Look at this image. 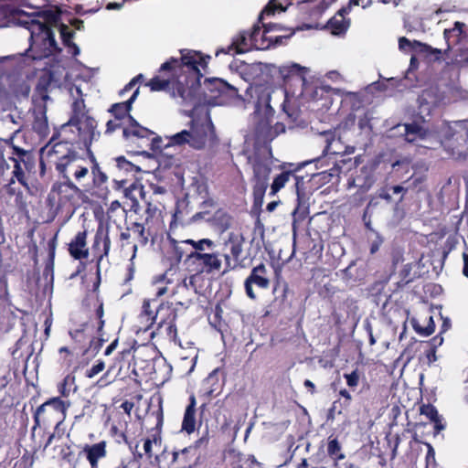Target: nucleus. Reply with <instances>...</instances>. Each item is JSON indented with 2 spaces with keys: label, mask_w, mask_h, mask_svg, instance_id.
<instances>
[{
  "label": "nucleus",
  "mask_w": 468,
  "mask_h": 468,
  "mask_svg": "<svg viewBox=\"0 0 468 468\" xmlns=\"http://www.w3.org/2000/svg\"><path fill=\"white\" fill-rule=\"evenodd\" d=\"M126 137L137 138L153 151H168L170 149L195 151H210L218 144V138L208 112L203 117L193 118L187 128L172 135L154 136V133L138 125L135 122L124 129Z\"/></svg>",
  "instance_id": "1"
},
{
  "label": "nucleus",
  "mask_w": 468,
  "mask_h": 468,
  "mask_svg": "<svg viewBox=\"0 0 468 468\" xmlns=\"http://www.w3.org/2000/svg\"><path fill=\"white\" fill-rule=\"evenodd\" d=\"M249 94L253 105V137L257 144H265L273 140L278 134L285 131V126L281 122H276L274 126L271 122L274 115V110L271 106V89L266 85H256L249 89Z\"/></svg>",
  "instance_id": "2"
},
{
  "label": "nucleus",
  "mask_w": 468,
  "mask_h": 468,
  "mask_svg": "<svg viewBox=\"0 0 468 468\" xmlns=\"http://www.w3.org/2000/svg\"><path fill=\"white\" fill-rule=\"evenodd\" d=\"M73 100L70 120L62 126L61 133L76 144L88 147L96 136V121L88 115L84 104L83 94L80 87L71 86L69 89Z\"/></svg>",
  "instance_id": "3"
},
{
  "label": "nucleus",
  "mask_w": 468,
  "mask_h": 468,
  "mask_svg": "<svg viewBox=\"0 0 468 468\" xmlns=\"http://www.w3.org/2000/svg\"><path fill=\"white\" fill-rule=\"evenodd\" d=\"M18 22L30 34L28 52L33 59H41L60 50L54 38L53 28L44 16L39 14L22 15Z\"/></svg>",
  "instance_id": "4"
},
{
  "label": "nucleus",
  "mask_w": 468,
  "mask_h": 468,
  "mask_svg": "<svg viewBox=\"0 0 468 468\" xmlns=\"http://www.w3.org/2000/svg\"><path fill=\"white\" fill-rule=\"evenodd\" d=\"M180 54V58H171L163 63L160 70L171 71L180 85L198 80L203 76L202 70L207 67L206 58L200 52L190 49H183Z\"/></svg>",
  "instance_id": "5"
},
{
  "label": "nucleus",
  "mask_w": 468,
  "mask_h": 468,
  "mask_svg": "<svg viewBox=\"0 0 468 468\" xmlns=\"http://www.w3.org/2000/svg\"><path fill=\"white\" fill-rule=\"evenodd\" d=\"M65 140L55 144L49 143L42 148V155L46 160L55 165L57 170L65 174L69 165H75L76 162H84L75 150L74 141L68 139L65 135Z\"/></svg>",
  "instance_id": "6"
},
{
  "label": "nucleus",
  "mask_w": 468,
  "mask_h": 468,
  "mask_svg": "<svg viewBox=\"0 0 468 468\" xmlns=\"http://www.w3.org/2000/svg\"><path fill=\"white\" fill-rule=\"evenodd\" d=\"M265 20H261L260 16L259 22L261 27L255 25L252 28V42L255 49L265 50L281 45L284 38H288L293 34L291 28H285L271 22L266 23Z\"/></svg>",
  "instance_id": "7"
},
{
  "label": "nucleus",
  "mask_w": 468,
  "mask_h": 468,
  "mask_svg": "<svg viewBox=\"0 0 468 468\" xmlns=\"http://www.w3.org/2000/svg\"><path fill=\"white\" fill-rule=\"evenodd\" d=\"M249 162L253 171L254 194L262 196L269 186V177L271 171V151L264 148L250 156Z\"/></svg>",
  "instance_id": "8"
},
{
  "label": "nucleus",
  "mask_w": 468,
  "mask_h": 468,
  "mask_svg": "<svg viewBox=\"0 0 468 468\" xmlns=\"http://www.w3.org/2000/svg\"><path fill=\"white\" fill-rule=\"evenodd\" d=\"M67 405L59 398H53L40 405L34 415L33 430L41 425L56 422L55 430L58 431L66 417Z\"/></svg>",
  "instance_id": "9"
},
{
  "label": "nucleus",
  "mask_w": 468,
  "mask_h": 468,
  "mask_svg": "<svg viewBox=\"0 0 468 468\" xmlns=\"http://www.w3.org/2000/svg\"><path fill=\"white\" fill-rule=\"evenodd\" d=\"M244 237L239 231H230L224 239V250L229 251L224 255L226 271L233 269L242 253Z\"/></svg>",
  "instance_id": "10"
},
{
  "label": "nucleus",
  "mask_w": 468,
  "mask_h": 468,
  "mask_svg": "<svg viewBox=\"0 0 468 468\" xmlns=\"http://www.w3.org/2000/svg\"><path fill=\"white\" fill-rule=\"evenodd\" d=\"M138 93H139V90L137 89L127 101L122 102V103H116L112 106L111 112L114 114L115 119H117L119 121L124 120L123 124H125V126L122 129V133H124V129L130 127L133 122H135L138 125H140L132 116L129 115V112L132 108V103L137 97ZM123 136L130 142L138 144V146L140 148L147 147L143 143V141L140 139H137V138L133 139L132 137L128 138L125 136V134H123Z\"/></svg>",
  "instance_id": "11"
},
{
  "label": "nucleus",
  "mask_w": 468,
  "mask_h": 468,
  "mask_svg": "<svg viewBox=\"0 0 468 468\" xmlns=\"http://www.w3.org/2000/svg\"><path fill=\"white\" fill-rule=\"evenodd\" d=\"M253 285L260 289H268L270 286V279L268 271L264 264H260L254 267L250 274L247 277L244 282L246 294L249 298L256 299V293L253 291Z\"/></svg>",
  "instance_id": "12"
},
{
  "label": "nucleus",
  "mask_w": 468,
  "mask_h": 468,
  "mask_svg": "<svg viewBox=\"0 0 468 468\" xmlns=\"http://www.w3.org/2000/svg\"><path fill=\"white\" fill-rule=\"evenodd\" d=\"M188 260H193L200 266V271L212 273L221 268V260L217 253H202L192 251L187 255Z\"/></svg>",
  "instance_id": "13"
},
{
  "label": "nucleus",
  "mask_w": 468,
  "mask_h": 468,
  "mask_svg": "<svg viewBox=\"0 0 468 468\" xmlns=\"http://www.w3.org/2000/svg\"><path fill=\"white\" fill-rule=\"evenodd\" d=\"M254 48L252 42V30L250 32L242 31L235 36L232 39V43L228 47L227 49L218 50L216 55L219 53H230L235 51L236 53H244Z\"/></svg>",
  "instance_id": "14"
},
{
  "label": "nucleus",
  "mask_w": 468,
  "mask_h": 468,
  "mask_svg": "<svg viewBox=\"0 0 468 468\" xmlns=\"http://www.w3.org/2000/svg\"><path fill=\"white\" fill-rule=\"evenodd\" d=\"M81 452L85 455L90 468H99V462L107 455V442L101 441L94 444H86Z\"/></svg>",
  "instance_id": "15"
},
{
  "label": "nucleus",
  "mask_w": 468,
  "mask_h": 468,
  "mask_svg": "<svg viewBox=\"0 0 468 468\" xmlns=\"http://www.w3.org/2000/svg\"><path fill=\"white\" fill-rule=\"evenodd\" d=\"M321 139L325 144L324 153L339 154L343 152L342 134L340 128L335 131H327L321 134Z\"/></svg>",
  "instance_id": "16"
},
{
  "label": "nucleus",
  "mask_w": 468,
  "mask_h": 468,
  "mask_svg": "<svg viewBox=\"0 0 468 468\" xmlns=\"http://www.w3.org/2000/svg\"><path fill=\"white\" fill-rule=\"evenodd\" d=\"M348 8H341L338 12L328 21L327 28L331 34L335 36L345 35L350 27V20L346 18L348 15Z\"/></svg>",
  "instance_id": "17"
},
{
  "label": "nucleus",
  "mask_w": 468,
  "mask_h": 468,
  "mask_svg": "<svg viewBox=\"0 0 468 468\" xmlns=\"http://www.w3.org/2000/svg\"><path fill=\"white\" fill-rule=\"evenodd\" d=\"M87 232H78L69 243V254L76 260L86 259L89 255L87 248Z\"/></svg>",
  "instance_id": "18"
},
{
  "label": "nucleus",
  "mask_w": 468,
  "mask_h": 468,
  "mask_svg": "<svg viewBox=\"0 0 468 468\" xmlns=\"http://www.w3.org/2000/svg\"><path fill=\"white\" fill-rule=\"evenodd\" d=\"M15 165L13 176L23 186H27L25 178V171L29 169L30 156L26 151H21L17 154V158H12Z\"/></svg>",
  "instance_id": "19"
},
{
  "label": "nucleus",
  "mask_w": 468,
  "mask_h": 468,
  "mask_svg": "<svg viewBox=\"0 0 468 468\" xmlns=\"http://www.w3.org/2000/svg\"><path fill=\"white\" fill-rule=\"evenodd\" d=\"M190 402L186 409L184 419L182 421V430L186 432L192 433L196 428V399L191 396Z\"/></svg>",
  "instance_id": "20"
},
{
  "label": "nucleus",
  "mask_w": 468,
  "mask_h": 468,
  "mask_svg": "<svg viewBox=\"0 0 468 468\" xmlns=\"http://www.w3.org/2000/svg\"><path fill=\"white\" fill-rule=\"evenodd\" d=\"M123 194L125 197L130 198L134 203L137 202L136 196L139 195L148 206L147 212L156 209V207H153L151 202L146 199V195L145 192L144 191V187L140 184L133 183L129 186L125 187Z\"/></svg>",
  "instance_id": "21"
},
{
  "label": "nucleus",
  "mask_w": 468,
  "mask_h": 468,
  "mask_svg": "<svg viewBox=\"0 0 468 468\" xmlns=\"http://www.w3.org/2000/svg\"><path fill=\"white\" fill-rule=\"evenodd\" d=\"M291 4V0H270L261 13V20L267 19L269 16L275 15L276 12H284Z\"/></svg>",
  "instance_id": "22"
},
{
  "label": "nucleus",
  "mask_w": 468,
  "mask_h": 468,
  "mask_svg": "<svg viewBox=\"0 0 468 468\" xmlns=\"http://www.w3.org/2000/svg\"><path fill=\"white\" fill-rule=\"evenodd\" d=\"M399 48L403 52L414 51H429L431 50L434 53H441L440 49H432L430 46L422 44L417 40L410 41L405 37H401L399 39Z\"/></svg>",
  "instance_id": "23"
},
{
  "label": "nucleus",
  "mask_w": 468,
  "mask_h": 468,
  "mask_svg": "<svg viewBox=\"0 0 468 468\" xmlns=\"http://www.w3.org/2000/svg\"><path fill=\"white\" fill-rule=\"evenodd\" d=\"M463 123L462 122H455L453 123L441 122L440 124V131L437 132L441 143L443 140L452 139L455 133H459V129L463 128Z\"/></svg>",
  "instance_id": "24"
},
{
  "label": "nucleus",
  "mask_w": 468,
  "mask_h": 468,
  "mask_svg": "<svg viewBox=\"0 0 468 468\" xmlns=\"http://www.w3.org/2000/svg\"><path fill=\"white\" fill-rule=\"evenodd\" d=\"M56 28L60 34L63 44L69 48V52L73 56L78 55L80 53V49L77 45L71 42L74 35L73 31H71L68 26L63 24L56 27Z\"/></svg>",
  "instance_id": "25"
},
{
  "label": "nucleus",
  "mask_w": 468,
  "mask_h": 468,
  "mask_svg": "<svg viewBox=\"0 0 468 468\" xmlns=\"http://www.w3.org/2000/svg\"><path fill=\"white\" fill-rule=\"evenodd\" d=\"M394 129L404 134L409 143L415 142L417 137L423 136L422 130L415 124H398Z\"/></svg>",
  "instance_id": "26"
},
{
  "label": "nucleus",
  "mask_w": 468,
  "mask_h": 468,
  "mask_svg": "<svg viewBox=\"0 0 468 468\" xmlns=\"http://www.w3.org/2000/svg\"><path fill=\"white\" fill-rule=\"evenodd\" d=\"M33 129L40 136H46L48 133V123L46 112L43 109L35 112V119L33 122Z\"/></svg>",
  "instance_id": "27"
},
{
  "label": "nucleus",
  "mask_w": 468,
  "mask_h": 468,
  "mask_svg": "<svg viewBox=\"0 0 468 468\" xmlns=\"http://www.w3.org/2000/svg\"><path fill=\"white\" fill-rule=\"evenodd\" d=\"M463 27H464L463 23L455 22L454 27L452 28L444 30V38H445L449 48H451L452 46H454L455 44H457L460 41Z\"/></svg>",
  "instance_id": "28"
},
{
  "label": "nucleus",
  "mask_w": 468,
  "mask_h": 468,
  "mask_svg": "<svg viewBox=\"0 0 468 468\" xmlns=\"http://www.w3.org/2000/svg\"><path fill=\"white\" fill-rule=\"evenodd\" d=\"M291 178L295 179V176L292 172H282L277 176L271 186V194L275 195L281 190Z\"/></svg>",
  "instance_id": "29"
},
{
  "label": "nucleus",
  "mask_w": 468,
  "mask_h": 468,
  "mask_svg": "<svg viewBox=\"0 0 468 468\" xmlns=\"http://www.w3.org/2000/svg\"><path fill=\"white\" fill-rule=\"evenodd\" d=\"M327 453L335 461V466H337L338 461L345 459V454L341 452V445L336 439L329 440Z\"/></svg>",
  "instance_id": "30"
},
{
  "label": "nucleus",
  "mask_w": 468,
  "mask_h": 468,
  "mask_svg": "<svg viewBox=\"0 0 468 468\" xmlns=\"http://www.w3.org/2000/svg\"><path fill=\"white\" fill-rule=\"evenodd\" d=\"M280 72L284 79H287L292 75H298L303 77V74L307 72V69L305 67H302L299 64L292 63L281 67Z\"/></svg>",
  "instance_id": "31"
},
{
  "label": "nucleus",
  "mask_w": 468,
  "mask_h": 468,
  "mask_svg": "<svg viewBox=\"0 0 468 468\" xmlns=\"http://www.w3.org/2000/svg\"><path fill=\"white\" fill-rule=\"evenodd\" d=\"M156 318L155 311L151 309V303L148 300H145L143 303L142 313L140 314V319L150 325Z\"/></svg>",
  "instance_id": "32"
},
{
  "label": "nucleus",
  "mask_w": 468,
  "mask_h": 468,
  "mask_svg": "<svg viewBox=\"0 0 468 468\" xmlns=\"http://www.w3.org/2000/svg\"><path fill=\"white\" fill-rule=\"evenodd\" d=\"M83 163L76 162L75 165H69L63 176L66 177L67 174H72L77 180H80L88 174V167L83 165Z\"/></svg>",
  "instance_id": "33"
},
{
  "label": "nucleus",
  "mask_w": 468,
  "mask_h": 468,
  "mask_svg": "<svg viewBox=\"0 0 468 468\" xmlns=\"http://www.w3.org/2000/svg\"><path fill=\"white\" fill-rule=\"evenodd\" d=\"M420 413L422 415L426 416L430 420L435 422L436 423V427L438 429H441L442 428V427H441L439 425L440 418H439L438 411L435 409V407H433L432 405H429V404L428 405H423L420 408Z\"/></svg>",
  "instance_id": "34"
},
{
  "label": "nucleus",
  "mask_w": 468,
  "mask_h": 468,
  "mask_svg": "<svg viewBox=\"0 0 468 468\" xmlns=\"http://www.w3.org/2000/svg\"><path fill=\"white\" fill-rule=\"evenodd\" d=\"M183 243H189L197 252H202L207 249H212L214 247V242L209 239H202L198 241L186 239L183 240Z\"/></svg>",
  "instance_id": "35"
},
{
  "label": "nucleus",
  "mask_w": 468,
  "mask_h": 468,
  "mask_svg": "<svg viewBox=\"0 0 468 468\" xmlns=\"http://www.w3.org/2000/svg\"><path fill=\"white\" fill-rule=\"evenodd\" d=\"M168 282L169 281L166 279L165 274L156 278L154 283L156 297H161L167 292L166 283Z\"/></svg>",
  "instance_id": "36"
},
{
  "label": "nucleus",
  "mask_w": 468,
  "mask_h": 468,
  "mask_svg": "<svg viewBox=\"0 0 468 468\" xmlns=\"http://www.w3.org/2000/svg\"><path fill=\"white\" fill-rule=\"evenodd\" d=\"M186 243H183V240L178 242V241H176L175 239L172 240V249H173V252H174V255H175V261L176 263H178L181 259L183 258L184 254H185V250H184V248H183V245H185Z\"/></svg>",
  "instance_id": "37"
},
{
  "label": "nucleus",
  "mask_w": 468,
  "mask_h": 468,
  "mask_svg": "<svg viewBox=\"0 0 468 468\" xmlns=\"http://www.w3.org/2000/svg\"><path fill=\"white\" fill-rule=\"evenodd\" d=\"M168 84L169 82L167 80H161L156 77L149 81L148 86H150L152 90L158 91L166 89Z\"/></svg>",
  "instance_id": "38"
},
{
  "label": "nucleus",
  "mask_w": 468,
  "mask_h": 468,
  "mask_svg": "<svg viewBox=\"0 0 468 468\" xmlns=\"http://www.w3.org/2000/svg\"><path fill=\"white\" fill-rule=\"evenodd\" d=\"M105 367V364L103 361H98L95 365H93L90 369L86 371V377L89 378H92L101 373Z\"/></svg>",
  "instance_id": "39"
},
{
  "label": "nucleus",
  "mask_w": 468,
  "mask_h": 468,
  "mask_svg": "<svg viewBox=\"0 0 468 468\" xmlns=\"http://www.w3.org/2000/svg\"><path fill=\"white\" fill-rule=\"evenodd\" d=\"M117 166L126 171H132L135 166L127 161L123 156L116 158Z\"/></svg>",
  "instance_id": "40"
},
{
  "label": "nucleus",
  "mask_w": 468,
  "mask_h": 468,
  "mask_svg": "<svg viewBox=\"0 0 468 468\" xmlns=\"http://www.w3.org/2000/svg\"><path fill=\"white\" fill-rule=\"evenodd\" d=\"M345 378L346 379V384L351 387H356L359 380V376L356 371H353L350 374H346Z\"/></svg>",
  "instance_id": "41"
},
{
  "label": "nucleus",
  "mask_w": 468,
  "mask_h": 468,
  "mask_svg": "<svg viewBox=\"0 0 468 468\" xmlns=\"http://www.w3.org/2000/svg\"><path fill=\"white\" fill-rule=\"evenodd\" d=\"M123 123H121V121L115 119V120H110L106 123V133H112L117 128L121 127Z\"/></svg>",
  "instance_id": "42"
},
{
  "label": "nucleus",
  "mask_w": 468,
  "mask_h": 468,
  "mask_svg": "<svg viewBox=\"0 0 468 468\" xmlns=\"http://www.w3.org/2000/svg\"><path fill=\"white\" fill-rule=\"evenodd\" d=\"M153 443H157L156 438H154L153 440L146 439L144 442V451L145 454L148 455L149 457L152 456Z\"/></svg>",
  "instance_id": "43"
},
{
  "label": "nucleus",
  "mask_w": 468,
  "mask_h": 468,
  "mask_svg": "<svg viewBox=\"0 0 468 468\" xmlns=\"http://www.w3.org/2000/svg\"><path fill=\"white\" fill-rule=\"evenodd\" d=\"M134 407V404L133 402H131V401H128V400H125L123 401L122 404H121V408L122 409V410L130 415L131 414V411L133 409Z\"/></svg>",
  "instance_id": "44"
},
{
  "label": "nucleus",
  "mask_w": 468,
  "mask_h": 468,
  "mask_svg": "<svg viewBox=\"0 0 468 468\" xmlns=\"http://www.w3.org/2000/svg\"><path fill=\"white\" fill-rule=\"evenodd\" d=\"M150 188L154 195H163L166 192V190L164 186H157L154 184L150 185Z\"/></svg>",
  "instance_id": "45"
},
{
  "label": "nucleus",
  "mask_w": 468,
  "mask_h": 468,
  "mask_svg": "<svg viewBox=\"0 0 468 468\" xmlns=\"http://www.w3.org/2000/svg\"><path fill=\"white\" fill-rule=\"evenodd\" d=\"M339 394L344 399H346V408H349L352 399L350 393L346 389H342Z\"/></svg>",
  "instance_id": "46"
},
{
  "label": "nucleus",
  "mask_w": 468,
  "mask_h": 468,
  "mask_svg": "<svg viewBox=\"0 0 468 468\" xmlns=\"http://www.w3.org/2000/svg\"><path fill=\"white\" fill-rule=\"evenodd\" d=\"M463 273L465 277L468 278V250H465L463 253Z\"/></svg>",
  "instance_id": "47"
},
{
  "label": "nucleus",
  "mask_w": 468,
  "mask_h": 468,
  "mask_svg": "<svg viewBox=\"0 0 468 468\" xmlns=\"http://www.w3.org/2000/svg\"><path fill=\"white\" fill-rule=\"evenodd\" d=\"M123 0L120 2H110L106 5L107 10H120L122 7Z\"/></svg>",
  "instance_id": "48"
},
{
  "label": "nucleus",
  "mask_w": 468,
  "mask_h": 468,
  "mask_svg": "<svg viewBox=\"0 0 468 468\" xmlns=\"http://www.w3.org/2000/svg\"><path fill=\"white\" fill-rule=\"evenodd\" d=\"M340 404L341 406V409L338 410V414H342L343 413V410H346L347 408H346V399H344L343 401H340V400H337V401H335L334 404H333V407L331 409V411H335L337 410V404Z\"/></svg>",
  "instance_id": "49"
},
{
  "label": "nucleus",
  "mask_w": 468,
  "mask_h": 468,
  "mask_svg": "<svg viewBox=\"0 0 468 468\" xmlns=\"http://www.w3.org/2000/svg\"><path fill=\"white\" fill-rule=\"evenodd\" d=\"M56 239H57V236H55L52 239H50L48 241L49 256H50L51 260H53L54 255H55Z\"/></svg>",
  "instance_id": "50"
},
{
  "label": "nucleus",
  "mask_w": 468,
  "mask_h": 468,
  "mask_svg": "<svg viewBox=\"0 0 468 468\" xmlns=\"http://www.w3.org/2000/svg\"><path fill=\"white\" fill-rule=\"evenodd\" d=\"M111 247V240L108 235H105L103 239L104 254L107 255Z\"/></svg>",
  "instance_id": "51"
},
{
  "label": "nucleus",
  "mask_w": 468,
  "mask_h": 468,
  "mask_svg": "<svg viewBox=\"0 0 468 468\" xmlns=\"http://www.w3.org/2000/svg\"><path fill=\"white\" fill-rule=\"evenodd\" d=\"M133 229L134 232H137L138 235H140L142 237L144 235V228L143 225H141L139 223H135L133 227Z\"/></svg>",
  "instance_id": "52"
},
{
  "label": "nucleus",
  "mask_w": 468,
  "mask_h": 468,
  "mask_svg": "<svg viewBox=\"0 0 468 468\" xmlns=\"http://www.w3.org/2000/svg\"><path fill=\"white\" fill-rule=\"evenodd\" d=\"M140 79H143V75L140 74L138 75L136 78L133 79L128 85H126L125 87V90H131L135 84L136 82L140 80Z\"/></svg>",
  "instance_id": "53"
},
{
  "label": "nucleus",
  "mask_w": 468,
  "mask_h": 468,
  "mask_svg": "<svg viewBox=\"0 0 468 468\" xmlns=\"http://www.w3.org/2000/svg\"><path fill=\"white\" fill-rule=\"evenodd\" d=\"M359 5V0H349L346 6H344L343 8H348V13L351 11L353 6H357Z\"/></svg>",
  "instance_id": "54"
},
{
  "label": "nucleus",
  "mask_w": 468,
  "mask_h": 468,
  "mask_svg": "<svg viewBox=\"0 0 468 468\" xmlns=\"http://www.w3.org/2000/svg\"><path fill=\"white\" fill-rule=\"evenodd\" d=\"M96 313H97V316H98V317L100 318V320H101V321H100V326H102V325H103V324H104V321H103V320H101V317H102V315H103L102 304H101V305L98 307V309H97V312H96Z\"/></svg>",
  "instance_id": "55"
},
{
  "label": "nucleus",
  "mask_w": 468,
  "mask_h": 468,
  "mask_svg": "<svg viewBox=\"0 0 468 468\" xmlns=\"http://www.w3.org/2000/svg\"><path fill=\"white\" fill-rule=\"evenodd\" d=\"M304 386L310 390L311 394L314 393V384L311 380L306 379L304 381Z\"/></svg>",
  "instance_id": "56"
},
{
  "label": "nucleus",
  "mask_w": 468,
  "mask_h": 468,
  "mask_svg": "<svg viewBox=\"0 0 468 468\" xmlns=\"http://www.w3.org/2000/svg\"><path fill=\"white\" fill-rule=\"evenodd\" d=\"M179 163V159L170 156V158L167 160V163H165V165H177Z\"/></svg>",
  "instance_id": "57"
},
{
  "label": "nucleus",
  "mask_w": 468,
  "mask_h": 468,
  "mask_svg": "<svg viewBox=\"0 0 468 468\" xmlns=\"http://www.w3.org/2000/svg\"><path fill=\"white\" fill-rule=\"evenodd\" d=\"M72 25H73L77 29L80 30V29L83 27V21L76 19V20H74V21L72 22Z\"/></svg>",
  "instance_id": "58"
},
{
  "label": "nucleus",
  "mask_w": 468,
  "mask_h": 468,
  "mask_svg": "<svg viewBox=\"0 0 468 468\" xmlns=\"http://www.w3.org/2000/svg\"><path fill=\"white\" fill-rule=\"evenodd\" d=\"M382 4H393L395 6L399 5L401 0H380Z\"/></svg>",
  "instance_id": "59"
},
{
  "label": "nucleus",
  "mask_w": 468,
  "mask_h": 468,
  "mask_svg": "<svg viewBox=\"0 0 468 468\" xmlns=\"http://www.w3.org/2000/svg\"><path fill=\"white\" fill-rule=\"evenodd\" d=\"M116 346V342L112 343L105 350V355L109 356Z\"/></svg>",
  "instance_id": "60"
},
{
  "label": "nucleus",
  "mask_w": 468,
  "mask_h": 468,
  "mask_svg": "<svg viewBox=\"0 0 468 468\" xmlns=\"http://www.w3.org/2000/svg\"><path fill=\"white\" fill-rule=\"evenodd\" d=\"M69 377H67L65 379H64V382L61 384V394L63 396H67L68 394L66 393V384H67V381L69 379Z\"/></svg>",
  "instance_id": "61"
},
{
  "label": "nucleus",
  "mask_w": 468,
  "mask_h": 468,
  "mask_svg": "<svg viewBox=\"0 0 468 468\" xmlns=\"http://www.w3.org/2000/svg\"><path fill=\"white\" fill-rule=\"evenodd\" d=\"M130 237H131V235H130V232L128 230L122 232L121 235H120V238L122 240L128 239H130Z\"/></svg>",
  "instance_id": "62"
},
{
  "label": "nucleus",
  "mask_w": 468,
  "mask_h": 468,
  "mask_svg": "<svg viewBox=\"0 0 468 468\" xmlns=\"http://www.w3.org/2000/svg\"><path fill=\"white\" fill-rule=\"evenodd\" d=\"M404 190V188L400 186H395L392 187V191L394 194H399Z\"/></svg>",
  "instance_id": "63"
},
{
  "label": "nucleus",
  "mask_w": 468,
  "mask_h": 468,
  "mask_svg": "<svg viewBox=\"0 0 468 468\" xmlns=\"http://www.w3.org/2000/svg\"><path fill=\"white\" fill-rule=\"evenodd\" d=\"M55 438V434H50L48 441H47V443L45 445V448H47L48 446H49L51 443H52V441L54 440Z\"/></svg>",
  "instance_id": "64"
}]
</instances>
